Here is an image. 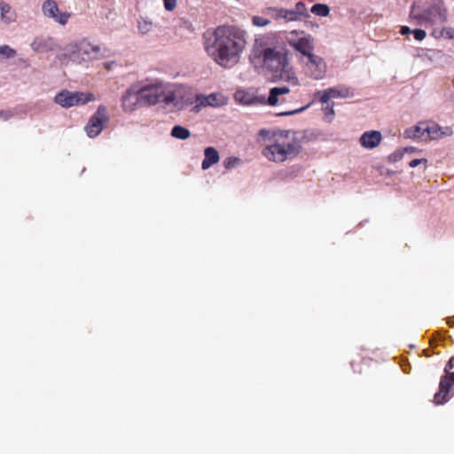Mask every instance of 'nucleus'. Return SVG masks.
<instances>
[{"mask_svg":"<svg viewBox=\"0 0 454 454\" xmlns=\"http://www.w3.org/2000/svg\"><path fill=\"white\" fill-rule=\"evenodd\" d=\"M164 7L167 11L171 12L176 6V0H163Z\"/></svg>","mask_w":454,"mask_h":454,"instance_id":"nucleus-35","label":"nucleus"},{"mask_svg":"<svg viewBox=\"0 0 454 454\" xmlns=\"http://www.w3.org/2000/svg\"><path fill=\"white\" fill-rule=\"evenodd\" d=\"M94 99L95 97L92 93L62 90L55 96L54 101L64 108H69L74 106L84 105Z\"/></svg>","mask_w":454,"mask_h":454,"instance_id":"nucleus-8","label":"nucleus"},{"mask_svg":"<svg viewBox=\"0 0 454 454\" xmlns=\"http://www.w3.org/2000/svg\"><path fill=\"white\" fill-rule=\"evenodd\" d=\"M106 66L107 68L111 67V64L110 63H106Z\"/></svg>","mask_w":454,"mask_h":454,"instance_id":"nucleus-42","label":"nucleus"},{"mask_svg":"<svg viewBox=\"0 0 454 454\" xmlns=\"http://www.w3.org/2000/svg\"><path fill=\"white\" fill-rule=\"evenodd\" d=\"M42 12L44 17L51 19L54 22L65 26L71 17V13L67 12H61L53 0H47L42 5Z\"/></svg>","mask_w":454,"mask_h":454,"instance_id":"nucleus-13","label":"nucleus"},{"mask_svg":"<svg viewBox=\"0 0 454 454\" xmlns=\"http://www.w3.org/2000/svg\"><path fill=\"white\" fill-rule=\"evenodd\" d=\"M252 23L255 27H263L268 26L270 23V20L262 16H254L252 18Z\"/></svg>","mask_w":454,"mask_h":454,"instance_id":"nucleus-30","label":"nucleus"},{"mask_svg":"<svg viewBox=\"0 0 454 454\" xmlns=\"http://www.w3.org/2000/svg\"><path fill=\"white\" fill-rule=\"evenodd\" d=\"M410 18L414 24L427 27L445 23L448 14L442 0L419 1L411 5Z\"/></svg>","mask_w":454,"mask_h":454,"instance_id":"nucleus-4","label":"nucleus"},{"mask_svg":"<svg viewBox=\"0 0 454 454\" xmlns=\"http://www.w3.org/2000/svg\"><path fill=\"white\" fill-rule=\"evenodd\" d=\"M317 94L320 95V102L327 103L331 98H346L353 96V91L350 88L344 85H339L337 87L329 88L321 91Z\"/></svg>","mask_w":454,"mask_h":454,"instance_id":"nucleus-15","label":"nucleus"},{"mask_svg":"<svg viewBox=\"0 0 454 454\" xmlns=\"http://www.w3.org/2000/svg\"><path fill=\"white\" fill-rule=\"evenodd\" d=\"M220 160V155L215 147H207L204 150V160L201 163L203 170L208 169L211 166L216 164Z\"/></svg>","mask_w":454,"mask_h":454,"instance_id":"nucleus-18","label":"nucleus"},{"mask_svg":"<svg viewBox=\"0 0 454 454\" xmlns=\"http://www.w3.org/2000/svg\"><path fill=\"white\" fill-rule=\"evenodd\" d=\"M170 135L174 138L186 140L191 137V132L185 127L176 125L172 128Z\"/></svg>","mask_w":454,"mask_h":454,"instance_id":"nucleus-21","label":"nucleus"},{"mask_svg":"<svg viewBox=\"0 0 454 454\" xmlns=\"http://www.w3.org/2000/svg\"><path fill=\"white\" fill-rule=\"evenodd\" d=\"M446 375L441 379L439 391L434 395L435 404H442L448 401L449 392L454 384V356H452L445 366Z\"/></svg>","mask_w":454,"mask_h":454,"instance_id":"nucleus-10","label":"nucleus"},{"mask_svg":"<svg viewBox=\"0 0 454 454\" xmlns=\"http://www.w3.org/2000/svg\"><path fill=\"white\" fill-rule=\"evenodd\" d=\"M289 51L284 45H271L266 39H256L250 59L261 64L275 81H283L293 86L299 84V79L290 64Z\"/></svg>","mask_w":454,"mask_h":454,"instance_id":"nucleus-2","label":"nucleus"},{"mask_svg":"<svg viewBox=\"0 0 454 454\" xmlns=\"http://www.w3.org/2000/svg\"><path fill=\"white\" fill-rule=\"evenodd\" d=\"M30 47L34 51L38 53L54 51L59 48L54 37L43 35L35 36L31 42Z\"/></svg>","mask_w":454,"mask_h":454,"instance_id":"nucleus-14","label":"nucleus"},{"mask_svg":"<svg viewBox=\"0 0 454 454\" xmlns=\"http://www.w3.org/2000/svg\"><path fill=\"white\" fill-rule=\"evenodd\" d=\"M0 54L5 56L6 58H13L16 56V51L11 48L9 45H1L0 46Z\"/></svg>","mask_w":454,"mask_h":454,"instance_id":"nucleus-31","label":"nucleus"},{"mask_svg":"<svg viewBox=\"0 0 454 454\" xmlns=\"http://www.w3.org/2000/svg\"><path fill=\"white\" fill-rule=\"evenodd\" d=\"M305 72L314 80H322L325 77L327 66L323 58L314 53L306 57Z\"/></svg>","mask_w":454,"mask_h":454,"instance_id":"nucleus-11","label":"nucleus"},{"mask_svg":"<svg viewBox=\"0 0 454 454\" xmlns=\"http://www.w3.org/2000/svg\"><path fill=\"white\" fill-rule=\"evenodd\" d=\"M426 130H427V125L419 123V125L405 129L403 136L405 138L410 139H424Z\"/></svg>","mask_w":454,"mask_h":454,"instance_id":"nucleus-19","label":"nucleus"},{"mask_svg":"<svg viewBox=\"0 0 454 454\" xmlns=\"http://www.w3.org/2000/svg\"><path fill=\"white\" fill-rule=\"evenodd\" d=\"M326 106L323 108L326 116L333 117L334 115L333 103H325Z\"/></svg>","mask_w":454,"mask_h":454,"instance_id":"nucleus-33","label":"nucleus"},{"mask_svg":"<svg viewBox=\"0 0 454 454\" xmlns=\"http://www.w3.org/2000/svg\"><path fill=\"white\" fill-rule=\"evenodd\" d=\"M400 32H401L402 35H408L410 33H412V30L410 27H408L406 26H403V27H401V31Z\"/></svg>","mask_w":454,"mask_h":454,"instance_id":"nucleus-40","label":"nucleus"},{"mask_svg":"<svg viewBox=\"0 0 454 454\" xmlns=\"http://www.w3.org/2000/svg\"><path fill=\"white\" fill-rule=\"evenodd\" d=\"M200 104L203 106H219L223 104V99H219L217 95L210 94L202 98L200 100Z\"/></svg>","mask_w":454,"mask_h":454,"instance_id":"nucleus-22","label":"nucleus"},{"mask_svg":"<svg viewBox=\"0 0 454 454\" xmlns=\"http://www.w3.org/2000/svg\"><path fill=\"white\" fill-rule=\"evenodd\" d=\"M138 106H144L140 99V83H134L122 95L121 107L124 112H133Z\"/></svg>","mask_w":454,"mask_h":454,"instance_id":"nucleus-12","label":"nucleus"},{"mask_svg":"<svg viewBox=\"0 0 454 454\" xmlns=\"http://www.w3.org/2000/svg\"><path fill=\"white\" fill-rule=\"evenodd\" d=\"M99 54L100 47L98 45L83 39L76 44L67 46L65 52L59 54L57 58L63 64H67L69 60L80 63L97 59Z\"/></svg>","mask_w":454,"mask_h":454,"instance_id":"nucleus-5","label":"nucleus"},{"mask_svg":"<svg viewBox=\"0 0 454 454\" xmlns=\"http://www.w3.org/2000/svg\"><path fill=\"white\" fill-rule=\"evenodd\" d=\"M267 12L269 14H271L273 19L276 20H283L284 8L270 7L267 9Z\"/></svg>","mask_w":454,"mask_h":454,"instance_id":"nucleus-28","label":"nucleus"},{"mask_svg":"<svg viewBox=\"0 0 454 454\" xmlns=\"http://www.w3.org/2000/svg\"><path fill=\"white\" fill-rule=\"evenodd\" d=\"M427 159H414L410 161L409 166L411 168H416L419 164H421V163L427 164Z\"/></svg>","mask_w":454,"mask_h":454,"instance_id":"nucleus-38","label":"nucleus"},{"mask_svg":"<svg viewBox=\"0 0 454 454\" xmlns=\"http://www.w3.org/2000/svg\"><path fill=\"white\" fill-rule=\"evenodd\" d=\"M286 40L294 51L300 52L303 57L313 53L314 38L303 30L295 29L286 33Z\"/></svg>","mask_w":454,"mask_h":454,"instance_id":"nucleus-7","label":"nucleus"},{"mask_svg":"<svg viewBox=\"0 0 454 454\" xmlns=\"http://www.w3.org/2000/svg\"><path fill=\"white\" fill-rule=\"evenodd\" d=\"M301 151V146L296 141H290L281 137L268 145L262 150V155L270 161L283 162L294 158Z\"/></svg>","mask_w":454,"mask_h":454,"instance_id":"nucleus-6","label":"nucleus"},{"mask_svg":"<svg viewBox=\"0 0 454 454\" xmlns=\"http://www.w3.org/2000/svg\"><path fill=\"white\" fill-rule=\"evenodd\" d=\"M290 89L287 86L274 87L270 89L267 103L270 106H276L278 103V97L289 93Z\"/></svg>","mask_w":454,"mask_h":454,"instance_id":"nucleus-20","label":"nucleus"},{"mask_svg":"<svg viewBox=\"0 0 454 454\" xmlns=\"http://www.w3.org/2000/svg\"><path fill=\"white\" fill-rule=\"evenodd\" d=\"M153 22L148 20H139L137 21V28L142 35L150 33L153 29Z\"/></svg>","mask_w":454,"mask_h":454,"instance_id":"nucleus-25","label":"nucleus"},{"mask_svg":"<svg viewBox=\"0 0 454 454\" xmlns=\"http://www.w3.org/2000/svg\"><path fill=\"white\" fill-rule=\"evenodd\" d=\"M140 99L145 106H154L160 102L167 105H173L176 108L182 110L192 104L191 98H184L181 90H173L162 82L140 84Z\"/></svg>","mask_w":454,"mask_h":454,"instance_id":"nucleus-3","label":"nucleus"},{"mask_svg":"<svg viewBox=\"0 0 454 454\" xmlns=\"http://www.w3.org/2000/svg\"><path fill=\"white\" fill-rule=\"evenodd\" d=\"M442 35L448 39H454V29L451 27H446L442 30Z\"/></svg>","mask_w":454,"mask_h":454,"instance_id":"nucleus-36","label":"nucleus"},{"mask_svg":"<svg viewBox=\"0 0 454 454\" xmlns=\"http://www.w3.org/2000/svg\"><path fill=\"white\" fill-rule=\"evenodd\" d=\"M403 156V151H402L401 149L393 153L392 154L389 155V160L391 161H398L400 160Z\"/></svg>","mask_w":454,"mask_h":454,"instance_id":"nucleus-34","label":"nucleus"},{"mask_svg":"<svg viewBox=\"0 0 454 454\" xmlns=\"http://www.w3.org/2000/svg\"><path fill=\"white\" fill-rule=\"evenodd\" d=\"M283 20L286 22L299 21L298 16L295 15L293 9L284 8Z\"/></svg>","mask_w":454,"mask_h":454,"instance_id":"nucleus-29","label":"nucleus"},{"mask_svg":"<svg viewBox=\"0 0 454 454\" xmlns=\"http://www.w3.org/2000/svg\"><path fill=\"white\" fill-rule=\"evenodd\" d=\"M13 116V114L10 110H2L0 111V119L3 121H8Z\"/></svg>","mask_w":454,"mask_h":454,"instance_id":"nucleus-37","label":"nucleus"},{"mask_svg":"<svg viewBox=\"0 0 454 454\" xmlns=\"http://www.w3.org/2000/svg\"><path fill=\"white\" fill-rule=\"evenodd\" d=\"M426 134L431 139H438L444 133L442 132L441 129L438 126H436V125H432V126H428L427 125V130H426Z\"/></svg>","mask_w":454,"mask_h":454,"instance_id":"nucleus-26","label":"nucleus"},{"mask_svg":"<svg viewBox=\"0 0 454 454\" xmlns=\"http://www.w3.org/2000/svg\"><path fill=\"white\" fill-rule=\"evenodd\" d=\"M110 120L107 109L105 106H98L97 111L84 127L87 136L90 138L97 137Z\"/></svg>","mask_w":454,"mask_h":454,"instance_id":"nucleus-9","label":"nucleus"},{"mask_svg":"<svg viewBox=\"0 0 454 454\" xmlns=\"http://www.w3.org/2000/svg\"><path fill=\"white\" fill-rule=\"evenodd\" d=\"M203 41L207 56L225 68H231L239 61L247 44L244 31L225 25L207 30Z\"/></svg>","mask_w":454,"mask_h":454,"instance_id":"nucleus-1","label":"nucleus"},{"mask_svg":"<svg viewBox=\"0 0 454 454\" xmlns=\"http://www.w3.org/2000/svg\"><path fill=\"white\" fill-rule=\"evenodd\" d=\"M17 12L5 2H0V20L5 25L9 26L17 21Z\"/></svg>","mask_w":454,"mask_h":454,"instance_id":"nucleus-17","label":"nucleus"},{"mask_svg":"<svg viewBox=\"0 0 454 454\" xmlns=\"http://www.w3.org/2000/svg\"><path fill=\"white\" fill-rule=\"evenodd\" d=\"M296 16H298L299 21H301L305 19L309 18V13L306 7V4L303 2H298L294 7L293 8Z\"/></svg>","mask_w":454,"mask_h":454,"instance_id":"nucleus-23","label":"nucleus"},{"mask_svg":"<svg viewBox=\"0 0 454 454\" xmlns=\"http://www.w3.org/2000/svg\"><path fill=\"white\" fill-rule=\"evenodd\" d=\"M412 34L414 35V38L417 40V41H422L426 38L427 36V33L425 30L423 29H414L412 30Z\"/></svg>","mask_w":454,"mask_h":454,"instance_id":"nucleus-32","label":"nucleus"},{"mask_svg":"<svg viewBox=\"0 0 454 454\" xmlns=\"http://www.w3.org/2000/svg\"><path fill=\"white\" fill-rule=\"evenodd\" d=\"M401 150L403 151V154H404L405 153H413V152H415L416 149L412 146H409V147H404Z\"/></svg>","mask_w":454,"mask_h":454,"instance_id":"nucleus-41","label":"nucleus"},{"mask_svg":"<svg viewBox=\"0 0 454 454\" xmlns=\"http://www.w3.org/2000/svg\"><path fill=\"white\" fill-rule=\"evenodd\" d=\"M310 12L319 17H327L330 13V8L325 4H316L311 7Z\"/></svg>","mask_w":454,"mask_h":454,"instance_id":"nucleus-24","label":"nucleus"},{"mask_svg":"<svg viewBox=\"0 0 454 454\" xmlns=\"http://www.w3.org/2000/svg\"><path fill=\"white\" fill-rule=\"evenodd\" d=\"M241 163L238 157H228L223 160V166L226 169H232Z\"/></svg>","mask_w":454,"mask_h":454,"instance_id":"nucleus-27","label":"nucleus"},{"mask_svg":"<svg viewBox=\"0 0 454 454\" xmlns=\"http://www.w3.org/2000/svg\"><path fill=\"white\" fill-rule=\"evenodd\" d=\"M308 107H309V106L301 107V108H299V109H295V110H293V111L286 112V113L281 114V115L288 116V115H293V114H299V113H301L302 111H304L305 109H307Z\"/></svg>","mask_w":454,"mask_h":454,"instance_id":"nucleus-39","label":"nucleus"},{"mask_svg":"<svg viewBox=\"0 0 454 454\" xmlns=\"http://www.w3.org/2000/svg\"><path fill=\"white\" fill-rule=\"evenodd\" d=\"M382 140V135L377 130H369L362 134L359 138L360 145L366 149L377 147Z\"/></svg>","mask_w":454,"mask_h":454,"instance_id":"nucleus-16","label":"nucleus"},{"mask_svg":"<svg viewBox=\"0 0 454 454\" xmlns=\"http://www.w3.org/2000/svg\"><path fill=\"white\" fill-rule=\"evenodd\" d=\"M184 24H185L187 27H190V26H191V24H190V23H188V22H184Z\"/></svg>","mask_w":454,"mask_h":454,"instance_id":"nucleus-43","label":"nucleus"}]
</instances>
